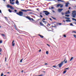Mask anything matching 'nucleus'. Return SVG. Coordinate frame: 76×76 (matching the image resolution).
Wrapping results in <instances>:
<instances>
[{
    "mask_svg": "<svg viewBox=\"0 0 76 76\" xmlns=\"http://www.w3.org/2000/svg\"><path fill=\"white\" fill-rule=\"evenodd\" d=\"M10 8L11 9H14V8L12 7V6H10Z\"/></svg>",
    "mask_w": 76,
    "mask_h": 76,
    "instance_id": "f3484780",
    "label": "nucleus"
},
{
    "mask_svg": "<svg viewBox=\"0 0 76 76\" xmlns=\"http://www.w3.org/2000/svg\"><path fill=\"white\" fill-rule=\"evenodd\" d=\"M42 20H45V19L43 18L42 19Z\"/></svg>",
    "mask_w": 76,
    "mask_h": 76,
    "instance_id": "c03bdc74",
    "label": "nucleus"
},
{
    "mask_svg": "<svg viewBox=\"0 0 76 76\" xmlns=\"http://www.w3.org/2000/svg\"><path fill=\"white\" fill-rule=\"evenodd\" d=\"M9 12H10V13H11V12H12V10H10V9L9 10Z\"/></svg>",
    "mask_w": 76,
    "mask_h": 76,
    "instance_id": "b1692460",
    "label": "nucleus"
},
{
    "mask_svg": "<svg viewBox=\"0 0 76 76\" xmlns=\"http://www.w3.org/2000/svg\"><path fill=\"white\" fill-rule=\"evenodd\" d=\"M47 45H48V46H49V47H50V46L48 44H47Z\"/></svg>",
    "mask_w": 76,
    "mask_h": 76,
    "instance_id": "603ef678",
    "label": "nucleus"
},
{
    "mask_svg": "<svg viewBox=\"0 0 76 76\" xmlns=\"http://www.w3.org/2000/svg\"><path fill=\"white\" fill-rule=\"evenodd\" d=\"M3 75H4L3 73H2L1 74V76H3Z\"/></svg>",
    "mask_w": 76,
    "mask_h": 76,
    "instance_id": "58836bf2",
    "label": "nucleus"
},
{
    "mask_svg": "<svg viewBox=\"0 0 76 76\" xmlns=\"http://www.w3.org/2000/svg\"><path fill=\"white\" fill-rule=\"evenodd\" d=\"M41 25V26H44L45 25L44 24L42 23L41 22H40L39 23Z\"/></svg>",
    "mask_w": 76,
    "mask_h": 76,
    "instance_id": "f8f14e48",
    "label": "nucleus"
},
{
    "mask_svg": "<svg viewBox=\"0 0 76 76\" xmlns=\"http://www.w3.org/2000/svg\"><path fill=\"white\" fill-rule=\"evenodd\" d=\"M52 12H53V13H55V11H54L53 10H52Z\"/></svg>",
    "mask_w": 76,
    "mask_h": 76,
    "instance_id": "8fccbe9b",
    "label": "nucleus"
},
{
    "mask_svg": "<svg viewBox=\"0 0 76 76\" xmlns=\"http://www.w3.org/2000/svg\"><path fill=\"white\" fill-rule=\"evenodd\" d=\"M57 1H60L61 2H63V3H65V1L64 0H58Z\"/></svg>",
    "mask_w": 76,
    "mask_h": 76,
    "instance_id": "6e6552de",
    "label": "nucleus"
},
{
    "mask_svg": "<svg viewBox=\"0 0 76 76\" xmlns=\"http://www.w3.org/2000/svg\"><path fill=\"white\" fill-rule=\"evenodd\" d=\"M0 13H1L2 14V13H1V10H0Z\"/></svg>",
    "mask_w": 76,
    "mask_h": 76,
    "instance_id": "bf43d9fd",
    "label": "nucleus"
},
{
    "mask_svg": "<svg viewBox=\"0 0 76 76\" xmlns=\"http://www.w3.org/2000/svg\"><path fill=\"white\" fill-rule=\"evenodd\" d=\"M63 10V9H58V11L59 13H60V12H62Z\"/></svg>",
    "mask_w": 76,
    "mask_h": 76,
    "instance_id": "20e7f679",
    "label": "nucleus"
},
{
    "mask_svg": "<svg viewBox=\"0 0 76 76\" xmlns=\"http://www.w3.org/2000/svg\"><path fill=\"white\" fill-rule=\"evenodd\" d=\"M72 20H75V18H72Z\"/></svg>",
    "mask_w": 76,
    "mask_h": 76,
    "instance_id": "4c0bfd02",
    "label": "nucleus"
},
{
    "mask_svg": "<svg viewBox=\"0 0 76 76\" xmlns=\"http://www.w3.org/2000/svg\"><path fill=\"white\" fill-rule=\"evenodd\" d=\"M21 72H22H22H23V70H22L21 71Z\"/></svg>",
    "mask_w": 76,
    "mask_h": 76,
    "instance_id": "0e129e2a",
    "label": "nucleus"
},
{
    "mask_svg": "<svg viewBox=\"0 0 76 76\" xmlns=\"http://www.w3.org/2000/svg\"><path fill=\"white\" fill-rule=\"evenodd\" d=\"M5 61H6V58H5Z\"/></svg>",
    "mask_w": 76,
    "mask_h": 76,
    "instance_id": "3c124183",
    "label": "nucleus"
},
{
    "mask_svg": "<svg viewBox=\"0 0 76 76\" xmlns=\"http://www.w3.org/2000/svg\"><path fill=\"white\" fill-rule=\"evenodd\" d=\"M70 12L69 10H68V11L65 13V15H68V14H70Z\"/></svg>",
    "mask_w": 76,
    "mask_h": 76,
    "instance_id": "423d86ee",
    "label": "nucleus"
},
{
    "mask_svg": "<svg viewBox=\"0 0 76 76\" xmlns=\"http://www.w3.org/2000/svg\"><path fill=\"white\" fill-rule=\"evenodd\" d=\"M53 67H54V68H56V67H57V66H53Z\"/></svg>",
    "mask_w": 76,
    "mask_h": 76,
    "instance_id": "7c9ffc66",
    "label": "nucleus"
},
{
    "mask_svg": "<svg viewBox=\"0 0 76 76\" xmlns=\"http://www.w3.org/2000/svg\"><path fill=\"white\" fill-rule=\"evenodd\" d=\"M47 64H47V63H45V65H47Z\"/></svg>",
    "mask_w": 76,
    "mask_h": 76,
    "instance_id": "6e6d98bb",
    "label": "nucleus"
},
{
    "mask_svg": "<svg viewBox=\"0 0 76 76\" xmlns=\"http://www.w3.org/2000/svg\"><path fill=\"white\" fill-rule=\"evenodd\" d=\"M2 42H3V41L1 40H0V43L1 44V43H2Z\"/></svg>",
    "mask_w": 76,
    "mask_h": 76,
    "instance_id": "e433bc0d",
    "label": "nucleus"
},
{
    "mask_svg": "<svg viewBox=\"0 0 76 76\" xmlns=\"http://www.w3.org/2000/svg\"><path fill=\"white\" fill-rule=\"evenodd\" d=\"M72 17L73 18H75V16H76V13H75L74 14H73V13H72Z\"/></svg>",
    "mask_w": 76,
    "mask_h": 76,
    "instance_id": "9b49d317",
    "label": "nucleus"
},
{
    "mask_svg": "<svg viewBox=\"0 0 76 76\" xmlns=\"http://www.w3.org/2000/svg\"><path fill=\"white\" fill-rule=\"evenodd\" d=\"M66 60V58H65L64 61H62L61 63L58 64L57 65V66H58L59 68H61V67L63 65V62H65V63H67V60Z\"/></svg>",
    "mask_w": 76,
    "mask_h": 76,
    "instance_id": "f257e3e1",
    "label": "nucleus"
},
{
    "mask_svg": "<svg viewBox=\"0 0 76 76\" xmlns=\"http://www.w3.org/2000/svg\"><path fill=\"white\" fill-rule=\"evenodd\" d=\"M52 26V27H56V26Z\"/></svg>",
    "mask_w": 76,
    "mask_h": 76,
    "instance_id": "680f3d73",
    "label": "nucleus"
},
{
    "mask_svg": "<svg viewBox=\"0 0 76 76\" xmlns=\"http://www.w3.org/2000/svg\"><path fill=\"white\" fill-rule=\"evenodd\" d=\"M74 37L75 38H76V35H74Z\"/></svg>",
    "mask_w": 76,
    "mask_h": 76,
    "instance_id": "72a5a7b5",
    "label": "nucleus"
},
{
    "mask_svg": "<svg viewBox=\"0 0 76 76\" xmlns=\"http://www.w3.org/2000/svg\"><path fill=\"white\" fill-rule=\"evenodd\" d=\"M73 57H72L71 58V59L70 60V61H72V59H73Z\"/></svg>",
    "mask_w": 76,
    "mask_h": 76,
    "instance_id": "2f4dec72",
    "label": "nucleus"
},
{
    "mask_svg": "<svg viewBox=\"0 0 76 76\" xmlns=\"http://www.w3.org/2000/svg\"><path fill=\"white\" fill-rule=\"evenodd\" d=\"M14 42H15V41L14 40H13L12 41V46H15V43H14Z\"/></svg>",
    "mask_w": 76,
    "mask_h": 76,
    "instance_id": "9d476101",
    "label": "nucleus"
},
{
    "mask_svg": "<svg viewBox=\"0 0 76 76\" xmlns=\"http://www.w3.org/2000/svg\"><path fill=\"white\" fill-rule=\"evenodd\" d=\"M40 16L41 17V18H42L43 16L41 15H40Z\"/></svg>",
    "mask_w": 76,
    "mask_h": 76,
    "instance_id": "79ce46f5",
    "label": "nucleus"
},
{
    "mask_svg": "<svg viewBox=\"0 0 76 76\" xmlns=\"http://www.w3.org/2000/svg\"><path fill=\"white\" fill-rule=\"evenodd\" d=\"M65 19H68V20H69L70 19L69 18H67V17H65Z\"/></svg>",
    "mask_w": 76,
    "mask_h": 76,
    "instance_id": "aec40b11",
    "label": "nucleus"
},
{
    "mask_svg": "<svg viewBox=\"0 0 76 76\" xmlns=\"http://www.w3.org/2000/svg\"><path fill=\"white\" fill-rule=\"evenodd\" d=\"M69 9H71V7H69Z\"/></svg>",
    "mask_w": 76,
    "mask_h": 76,
    "instance_id": "e2e57ef3",
    "label": "nucleus"
},
{
    "mask_svg": "<svg viewBox=\"0 0 76 76\" xmlns=\"http://www.w3.org/2000/svg\"><path fill=\"white\" fill-rule=\"evenodd\" d=\"M66 22H71V20H66Z\"/></svg>",
    "mask_w": 76,
    "mask_h": 76,
    "instance_id": "a211bd4d",
    "label": "nucleus"
},
{
    "mask_svg": "<svg viewBox=\"0 0 76 76\" xmlns=\"http://www.w3.org/2000/svg\"><path fill=\"white\" fill-rule=\"evenodd\" d=\"M38 76H42V75H39Z\"/></svg>",
    "mask_w": 76,
    "mask_h": 76,
    "instance_id": "13d9d810",
    "label": "nucleus"
},
{
    "mask_svg": "<svg viewBox=\"0 0 76 76\" xmlns=\"http://www.w3.org/2000/svg\"><path fill=\"white\" fill-rule=\"evenodd\" d=\"M50 20H52V19H51V18H50Z\"/></svg>",
    "mask_w": 76,
    "mask_h": 76,
    "instance_id": "4d7b16f0",
    "label": "nucleus"
},
{
    "mask_svg": "<svg viewBox=\"0 0 76 76\" xmlns=\"http://www.w3.org/2000/svg\"><path fill=\"white\" fill-rule=\"evenodd\" d=\"M64 37L65 38V37H66V35H64Z\"/></svg>",
    "mask_w": 76,
    "mask_h": 76,
    "instance_id": "ea45409f",
    "label": "nucleus"
},
{
    "mask_svg": "<svg viewBox=\"0 0 76 76\" xmlns=\"http://www.w3.org/2000/svg\"><path fill=\"white\" fill-rule=\"evenodd\" d=\"M7 7H8L9 8V7H10V6L9 5H7Z\"/></svg>",
    "mask_w": 76,
    "mask_h": 76,
    "instance_id": "5701e85b",
    "label": "nucleus"
},
{
    "mask_svg": "<svg viewBox=\"0 0 76 76\" xmlns=\"http://www.w3.org/2000/svg\"><path fill=\"white\" fill-rule=\"evenodd\" d=\"M63 6V5H61V6H60V7H61V8H62Z\"/></svg>",
    "mask_w": 76,
    "mask_h": 76,
    "instance_id": "bb28decb",
    "label": "nucleus"
},
{
    "mask_svg": "<svg viewBox=\"0 0 76 76\" xmlns=\"http://www.w3.org/2000/svg\"><path fill=\"white\" fill-rule=\"evenodd\" d=\"M67 2V3H65V7H68L69 6L68 5L69 4H70L69 3V2Z\"/></svg>",
    "mask_w": 76,
    "mask_h": 76,
    "instance_id": "39448f33",
    "label": "nucleus"
},
{
    "mask_svg": "<svg viewBox=\"0 0 76 76\" xmlns=\"http://www.w3.org/2000/svg\"><path fill=\"white\" fill-rule=\"evenodd\" d=\"M72 13H75H75H76V11H72Z\"/></svg>",
    "mask_w": 76,
    "mask_h": 76,
    "instance_id": "4be33fe9",
    "label": "nucleus"
},
{
    "mask_svg": "<svg viewBox=\"0 0 76 76\" xmlns=\"http://www.w3.org/2000/svg\"><path fill=\"white\" fill-rule=\"evenodd\" d=\"M46 54H48V51H46Z\"/></svg>",
    "mask_w": 76,
    "mask_h": 76,
    "instance_id": "c756f323",
    "label": "nucleus"
},
{
    "mask_svg": "<svg viewBox=\"0 0 76 76\" xmlns=\"http://www.w3.org/2000/svg\"><path fill=\"white\" fill-rule=\"evenodd\" d=\"M51 9H54V7H51Z\"/></svg>",
    "mask_w": 76,
    "mask_h": 76,
    "instance_id": "a18cd8bd",
    "label": "nucleus"
},
{
    "mask_svg": "<svg viewBox=\"0 0 76 76\" xmlns=\"http://www.w3.org/2000/svg\"><path fill=\"white\" fill-rule=\"evenodd\" d=\"M58 24L59 25H61V23H58Z\"/></svg>",
    "mask_w": 76,
    "mask_h": 76,
    "instance_id": "09e8293b",
    "label": "nucleus"
},
{
    "mask_svg": "<svg viewBox=\"0 0 76 76\" xmlns=\"http://www.w3.org/2000/svg\"><path fill=\"white\" fill-rule=\"evenodd\" d=\"M63 22H65V21H64V20H63Z\"/></svg>",
    "mask_w": 76,
    "mask_h": 76,
    "instance_id": "774afa93",
    "label": "nucleus"
},
{
    "mask_svg": "<svg viewBox=\"0 0 76 76\" xmlns=\"http://www.w3.org/2000/svg\"><path fill=\"white\" fill-rule=\"evenodd\" d=\"M41 49H40L39 51V52H41Z\"/></svg>",
    "mask_w": 76,
    "mask_h": 76,
    "instance_id": "864d4df0",
    "label": "nucleus"
},
{
    "mask_svg": "<svg viewBox=\"0 0 76 76\" xmlns=\"http://www.w3.org/2000/svg\"><path fill=\"white\" fill-rule=\"evenodd\" d=\"M22 60H23V59H22L21 60H20V63H22Z\"/></svg>",
    "mask_w": 76,
    "mask_h": 76,
    "instance_id": "c9c22d12",
    "label": "nucleus"
},
{
    "mask_svg": "<svg viewBox=\"0 0 76 76\" xmlns=\"http://www.w3.org/2000/svg\"><path fill=\"white\" fill-rule=\"evenodd\" d=\"M4 18H5L6 20H8V19H7V18L6 17H4Z\"/></svg>",
    "mask_w": 76,
    "mask_h": 76,
    "instance_id": "412c9836",
    "label": "nucleus"
},
{
    "mask_svg": "<svg viewBox=\"0 0 76 76\" xmlns=\"http://www.w3.org/2000/svg\"><path fill=\"white\" fill-rule=\"evenodd\" d=\"M72 32H74V33H76V31H73Z\"/></svg>",
    "mask_w": 76,
    "mask_h": 76,
    "instance_id": "49530a36",
    "label": "nucleus"
},
{
    "mask_svg": "<svg viewBox=\"0 0 76 76\" xmlns=\"http://www.w3.org/2000/svg\"><path fill=\"white\" fill-rule=\"evenodd\" d=\"M42 21L43 22H44L45 24V25L47 24V23H48L47 22H46L45 21H44L43 20H42Z\"/></svg>",
    "mask_w": 76,
    "mask_h": 76,
    "instance_id": "4468645a",
    "label": "nucleus"
},
{
    "mask_svg": "<svg viewBox=\"0 0 76 76\" xmlns=\"http://www.w3.org/2000/svg\"><path fill=\"white\" fill-rule=\"evenodd\" d=\"M31 20H32V21H34V19L31 18Z\"/></svg>",
    "mask_w": 76,
    "mask_h": 76,
    "instance_id": "37998d69",
    "label": "nucleus"
},
{
    "mask_svg": "<svg viewBox=\"0 0 76 76\" xmlns=\"http://www.w3.org/2000/svg\"><path fill=\"white\" fill-rule=\"evenodd\" d=\"M28 11H32V10H27V12H28Z\"/></svg>",
    "mask_w": 76,
    "mask_h": 76,
    "instance_id": "cd10ccee",
    "label": "nucleus"
},
{
    "mask_svg": "<svg viewBox=\"0 0 76 76\" xmlns=\"http://www.w3.org/2000/svg\"><path fill=\"white\" fill-rule=\"evenodd\" d=\"M43 72H44V73H45V71H43Z\"/></svg>",
    "mask_w": 76,
    "mask_h": 76,
    "instance_id": "052dcab7",
    "label": "nucleus"
},
{
    "mask_svg": "<svg viewBox=\"0 0 76 76\" xmlns=\"http://www.w3.org/2000/svg\"><path fill=\"white\" fill-rule=\"evenodd\" d=\"M2 51V49H1V48H0V51Z\"/></svg>",
    "mask_w": 76,
    "mask_h": 76,
    "instance_id": "5fc2aeb1",
    "label": "nucleus"
},
{
    "mask_svg": "<svg viewBox=\"0 0 76 76\" xmlns=\"http://www.w3.org/2000/svg\"><path fill=\"white\" fill-rule=\"evenodd\" d=\"M53 18V19H56V18Z\"/></svg>",
    "mask_w": 76,
    "mask_h": 76,
    "instance_id": "69168bd1",
    "label": "nucleus"
},
{
    "mask_svg": "<svg viewBox=\"0 0 76 76\" xmlns=\"http://www.w3.org/2000/svg\"><path fill=\"white\" fill-rule=\"evenodd\" d=\"M2 1H5V0H2Z\"/></svg>",
    "mask_w": 76,
    "mask_h": 76,
    "instance_id": "338daca9",
    "label": "nucleus"
},
{
    "mask_svg": "<svg viewBox=\"0 0 76 76\" xmlns=\"http://www.w3.org/2000/svg\"><path fill=\"white\" fill-rule=\"evenodd\" d=\"M11 4H12V5H13V4H14L15 3L14 2H10Z\"/></svg>",
    "mask_w": 76,
    "mask_h": 76,
    "instance_id": "c85d7f7f",
    "label": "nucleus"
},
{
    "mask_svg": "<svg viewBox=\"0 0 76 76\" xmlns=\"http://www.w3.org/2000/svg\"><path fill=\"white\" fill-rule=\"evenodd\" d=\"M15 3L17 5H19V1H18V0H16Z\"/></svg>",
    "mask_w": 76,
    "mask_h": 76,
    "instance_id": "0eeeda50",
    "label": "nucleus"
},
{
    "mask_svg": "<svg viewBox=\"0 0 76 76\" xmlns=\"http://www.w3.org/2000/svg\"><path fill=\"white\" fill-rule=\"evenodd\" d=\"M15 12H17V10H14Z\"/></svg>",
    "mask_w": 76,
    "mask_h": 76,
    "instance_id": "de8ad7c7",
    "label": "nucleus"
},
{
    "mask_svg": "<svg viewBox=\"0 0 76 76\" xmlns=\"http://www.w3.org/2000/svg\"><path fill=\"white\" fill-rule=\"evenodd\" d=\"M39 37H41L42 38H44V36H43L40 34H39Z\"/></svg>",
    "mask_w": 76,
    "mask_h": 76,
    "instance_id": "2eb2a0df",
    "label": "nucleus"
},
{
    "mask_svg": "<svg viewBox=\"0 0 76 76\" xmlns=\"http://www.w3.org/2000/svg\"><path fill=\"white\" fill-rule=\"evenodd\" d=\"M69 69V68L68 67V68L65 69H64V70H68V69Z\"/></svg>",
    "mask_w": 76,
    "mask_h": 76,
    "instance_id": "473e14b6",
    "label": "nucleus"
},
{
    "mask_svg": "<svg viewBox=\"0 0 76 76\" xmlns=\"http://www.w3.org/2000/svg\"><path fill=\"white\" fill-rule=\"evenodd\" d=\"M1 35L2 36H3V37H5V35H4V34H1Z\"/></svg>",
    "mask_w": 76,
    "mask_h": 76,
    "instance_id": "393cba45",
    "label": "nucleus"
},
{
    "mask_svg": "<svg viewBox=\"0 0 76 76\" xmlns=\"http://www.w3.org/2000/svg\"><path fill=\"white\" fill-rule=\"evenodd\" d=\"M16 14L17 15H19V16H22V15H23V12L22 11H19L18 13L17 12Z\"/></svg>",
    "mask_w": 76,
    "mask_h": 76,
    "instance_id": "f03ea898",
    "label": "nucleus"
},
{
    "mask_svg": "<svg viewBox=\"0 0 76 76\" xmlns=\"http://www.w3.org/2000/svg\"><path fill=\"white\" fill-rule=\"evenodd\" d=\"M70 25L71 26H73V24L72 23H70Z\"/></svg>",
    "mask_w": 76,
    "mask_h": 76,
    "instance_id": "f704fd0d",
    "label": "nucleus"
},
{
    "mask_svg": "<svg viewBox=\"0 0 76 76\" xmlns=\"http://www.w3.org/2000/svg\"><path fill=\"white\" fill-rule=\"evenodd\" d=\"M43 12H44V13H45V14L46 16H48V15H49V14H50V12H48L47 11H43Z\"/></svg>",
    "mask_w": 76,
    "mask_h": 76,
    "instance_id": "7ed1b4c3",
    "label": "nucleus"
},
{
    "mask_svg": "<svg viewBox=\"0 0 76 76\" xmlns=\"http://www.w3.org/2000/svg\"><path fill=\"white\" fill-rule=\"evenodd\" d=\"M21 11H22V12H27V10H21Z\"/></svg>",
    "mask_w": 76,
    "mask_h": 76,
    "instance_id": "1a4fd4ad",
    "label": "nucleus"
},
{
    "mask_svg": "<svg viewBox=\"0 0 76 76\" xmlns=\"http://www.w3.org/2000/svg\"><path fill=\"white\" fill-rule=\"evenodd\" d=\"M66 72H67V70H64L63 72V74H65L66 73Z\"/></svg>",
    "mask_w": 76,
    "mask_h": 76,
    "instance_id": "6ab92c4d",
    "label": "nucleus"
},
{
    "mask_svg": "<svg viewBox=\"0 0 76 76\" xmlns=\"http://www.w3.org/2000/svg\"><path fill=\"white\" fill-rule=\"evenodd\" d=\"M65 16H67V17H69L70 16V15H66Z\"/></svg>",
    "mask_w": 76,
    "mask_h": 76,
    "instance_id": "a878e982",
    "label": "nucleus"
},
{
    "mask_svg": "<svg viewBox=\"0 0 76 76\" xmlns=\"http://www.w3.org/2000/svg\"><path fill=\"white\" fill-rule=\"evenodd\" d=\"M61 4H58L57 6H56V7H58L60 6H61Z\"/></svg>",
    "mask_w": 76,
    "mask_h": 76,
    "instance_id": "ddd939ff",
    "label": "nucleus"
},
{
    "mask_svg": "<svg viewBox=\"0 0 76 76\" xmlns=\"http://www.w3.org/2000/svg\"><path fill=\"white\" fill-rule=\"evenodd\" d=\"M61 14H62V15H64V13H63V12H61Z\"/></svg>",
    "mask_w": 76,
    "mask_h": 76,
    "instance_id": "a19ab883",
    "label": "nucleus"
},
{
    "mask_svg": "<svg viewBox=\"0 0 76 76\" xmlns=\"http://www.w3.org/2000/svg\"><path fill=\"white\" fill-rule=\"evenodd\" d=\"M26 18L27 19H29V20H31V18H30L29 17H27Z\"/></svg>",
    "mask_w": 76,
    "mask_h": 76,
    "instance_id": "dca6fc26",
    "label": "nucleus"
}]
</instances>
